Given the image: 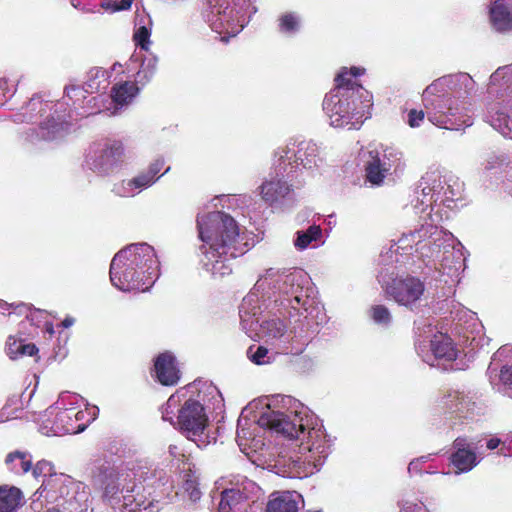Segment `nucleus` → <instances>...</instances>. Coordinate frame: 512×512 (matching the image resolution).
<instances>
[{
  "mask_svg": "<svg viewBox=\"0 0 512 512\" xmlns=\"http://www.w3.org/2000/svg\"><path fill=\"white\" fill-rule=\"evenodd\" d=\"M75 323V319L73 317H66L63 321H62V326L64 328H69L71 327L73 324Z\"/></svg>",
  "mask_w": 512,
  "mask_h": 512,
  "instance_id": "052dcab7",
  "label": "nucleus"
},
{
  "mask_svg": "<svg viewBox=\"0 0 512 512\" xmlns=\"http://www.w3.org/2000/svg\"><path fill=\"white\" fill-rule=\"evenodd\" d=\"M248 425V420L245 418H239L238 425H237V438L239 439H246L251 436V433L249 432L248 428L246 426Z\"/></svg>",
  "mask_w": 512,
  "mask_h": 512,
  "instance_id": "603ef678",
  "label": "nucleus"
},
{
  "mask_svg": "<svg viewBox=\"0 0 512 512\" xmlns=\"http://www.w3.org/2000/svg\"><path fill=\"white\" fill-rule=\"evenodd\" d=\"M154 368L158 381L163 385H175L180 378L175 357L171 353L160 354L155 361Z\"/></svg>",
  "mask_w": 512,
  "mask_h": 512,
  "instance_id": "bb28decb",
  "label": "nucleus"
},
{
  "mask_svg": "<svg viewBox=\"0 0 512 512\" xmlns=\"http://www.w3.org/2000/svg\"><path fill=\"white\" fill-rule=\"evenodd\" d=\"M256 335L265 344L275 350V353L292 352V341L294 334L288 328L286 321L277 315H270L263 320H259L256 326Z\"/></svg>",
  "mask_w": 512,
  "mask_h": 512,
  "instance_id": "f3484780",
  "label": "nucleus"
},
{
  "mask_svg": "<svg viewBox=\"0 0 512 512\" xmlns=\"http://www.w3.org/2000/svg\"><path fill=\"white\" fill-rule=\"evenodd\" d=\"M475 87L467 73H456L434 80L422 94L428 120L435 126L460 130L473 124L470 104L464 99Z\"/></svg>",
  "mask_w": 512,
  "mask_h": 512,
  "instance_id": "20e7f679",
  "label": "nucleus"
},
{
  "mask_svg": "<svg viewBox=\"0 0 512 512\" xmlns=\"http://www.w3.org/2000/svg\"><path fill=\"white\" fill-rule=\"evenodd\" d=\"M301 16L296 12H285L278 18L279 31L285 35H294L300 31Z\"/></svg>",
  "mask_w": 512,
  "mask_h": 512,
  "instance_id": "58836bf2",
  "label": "nucleus"
},
{
  "mask_svg": "<svg viewBox=\"0 0 512 512\" xmlns=\"http://www.w3.org/2000/svg\"><path fill=\"white\" fill-rule=\"evenodd\" d=\"M499 165V160L496 157L491 158V160H488L485 169L491 170L493 168H496Z\"/></svg>",
  "mask_w": 512,
  "mask_h": 512,
  "instance_id": "13d9d810",
  "label": "nucleus"
},
{
  "mask_svg": "<svg viewBox=\"0 0 512 512\" xmlns=\"http://www.w3.org/2000/svg\"><path fill=\"white\" fill-rule=\"evenodd\" d=\"M22 493L16 487H0V512H16L22 504Z\"/></svg>",
  "mask_w": 512,
  "mask_h": 512,
  "instance_id": "c9c22d12",
  "label": "nucleus"
},
{
  "mask_svg": "<svg viewBox=\"0 0 512 512\" xmlns=\"http://www.w3.org/2000/svg\"><path fill=\"white\" fill-rule=\"evenodd\" d=\"M155 183V179L144 170L135 177L115 185L113 191L120 197H133Z\"/></svg>",
  "mask_w": 512,
  "mask_h": 512,
  "instance_id": "c85d7f7f",
  "label": "nucleus"
},
{
  "mask_svg": "<svg viewBox=\"0 0 512 512\" xmlns=\"http://www.w3.org/2000/svg\"><path fill=\"white\" fill-rule=\"evenodd\" d=\"M420 187L423 188V191L427 189L431 192V195H433L436 201H441L445 188V181L443 182L441 180L438 172H429L421 178Z\"/></svg>",
  "mask_w": 512,
  "mask_h": 512,
  "instance_id": "4c0bfd02",
  "label": "nucleus"
},
{
  "mask_svg": "<svg viewBox=\"0 0 512 512\" xmlns=\"http://www.w3.org/2000/svg\"><path fill=\"white\" fill-rule=\"evenodd\" d=\"M6 463L15 474H25L32 468V456L26 452L15 451L8 454Z\"/></svg>",
  "mask_w": 512,
  "mask_h": 512,
  "instance_id": "e433bc0d",
  "label": "nucleus"
},
{
  "mask_svg": "<svg viewBox=\"0 0 512 512\" xmlns=\"http://www.w3.org/2000/svg\"><path fill=\"white\" fill-rule=\"evenodd\" d=\"M512 351L507 346L501 347L494 355L493 361H495L497 358H502L507 355L508 352ZM493 362L489 366V373H490V381L492 384H496V379L502 383L504 386H508L512 388V363L505 364L502 366L499 374H495L493 376L494 369L492 368ZM509 396L512 398V392L509 394Z\"/></svg>",
  "mask_w": 512,
  "mask_h": 512,
  "instance_id": "f704fd0d",
  "label": "nucleus"
},
{
  "mask_svg": "<svg viewBox=\"0 0 512 512\" xmlns=\"http://www.w3.org/2000/svg\"><path fill=\"white\" fill-rule=\"evenodd\" d=\"M489 21L497 32L512 31V0H495L489 8Z\"/></svg>",
  "mask_w": 512,
  "mask_h": 512,
  "instance_id": "a878e982",
  "label": "nucleus"
},
{
  "mask_svg": "<svg viewBox=\"0 0 512 512\" xmlns=\"http://www.w3.org/2000/svg\"><path fill=\"white\" fill-rule=\"evenodd\" d=\"M108 78L109 75L106 70L99 67L91 68L83 85L85 92L93 94L105 90L109 85Z\"/></svg>",
  "mask_w": 512,
  "mask_h": 512,
  "instance_id": "72a5a7b5",
  "label": "nucleus"
},
{
  "mask_svg": "<svg viewBox=\"0 0 512 512\" xmlns=\"http://www.w3.org/2000/svg\"><path fill=\"white\" fill-rule=\"evenodd\" d=\"M456 317H458L459 321H462L463 319H466L467 321L468 320L469 321L477 320V316H476L475 312L465 309L463 307H460L459 309L456 310Z\"/></svg>",
  "mask_w": 512,
  "mask_h": 512,
  "instance_id": "864d4df0",
  "label": "nucleus"
},
{
  "mask_svg": "<svg viewBox=\"0 0 512 512\" xmlns=\"http://www.w3.org/2000/svg\"><path fill=\"white\" fill-rule=\"evenodd\" d=\"M199 263L214 278L231 274L230 258L245 253L247 243L237 222L230 215L215 211L197 218Z\"/></svg>",
  "mask_w": 512,
  "mask_h": 512,
  "instance_id": "7ed1b4c3",
  "label": "nucleus"
},
{
  "mask_svg": "<svg viewBox=\"0 0 512 512\" xmlns=\"http://www.w3.org/2000/svg\"><path fill=\"white\" fill-rule=\"evenodd\" d=\"M169 452H170V454H171L172 456L176 457V455H177V447H176V446H172V445H171V446L169 447Z\"/></svg>",
  "mask_w": 512,
  "mask_h": 512,
  "instance_id": "e2e57ef3",
  "label": "nucleus"
},
{
  "mask_svg": "<svg viewBox=\"0 0 512 512\" xmlns=\"http://www.w3.org/2000/svg\"><path fill=\"white\" fill-rule=\"evenodd\" d=\"M206 390L208 394L212 396L213 399H215L219 403L222 402L220 392L215 386H213L212 384L206 385Z\"/></svg>",
  "mask_w": 512,
  "mask_h": 512,
  "instance_id": "4d7b16f0",
  "label": "nucleus"
},
{
  "mask_svg": "<svg viewBox=\"0 0 512 512\" xmlns=\"http://www.w3.org/2000/svg\"><path fill=\"white\" fill-rule=\"evenodd\" d=\"M139 92V87L136 82L123 81L115 84L111 90V102L109 106H106L101 100V106H97L96 109L91 108L85 112L88 114H96L103 110L110 111V114L114 115L119 109L129 105Z\"/></svg>",
  "mask_w": 512,
  "mask_h": 512,
  "instance_id": "b1692460",
  "label": "nucleus"
},
{
  "mask_svg": "<svg viewBox=\"0 0 512 512\" xmlns=\"http://www.w3.org/2000/svg\"><path fill=\"white\" fill-rule=\"evenodd\" d=\"M378 281L395 302L411 309L420 301L425 291L424 283L414 276L395 278L389 284L381 272Z\"/></svg>",
  "mask_w": 512,
  "mask_h": 512,
  "instance_id": "412c9836",
  "label": "nucleus"
},
{
  "mask_svg": "<svg viewBox=\"0 0 512 512\" xmlns=\"http://www.w3.org/2000/svg\"><path fill=\"white\" fill-rule=\"evenodd\" d=\"M132 2H133V0H120V1L107 0V1H104L101 4V6L105 10H109L111 12H116V11L128 10L131 7Z\"/></svg>",
  "mask_w": 512,
  "mask_h": 512,
  "instance_id": "49530a36",
  "label": "nucleus"
},
{
  "mask_svg": "<svg viewBox=\"0 0 512 512\" xmlns=\"http://www.w3.org/2000/svg\"><path fill=\"white\" fill-rule=\"evenodd\" d=\"M431 456L432 454H429L412 460L408 465V472L410 474L419 473L421 470V464L428 461L431 458Z\"/></svg>",
  "mask_w": 512,
  "mask_h": 512,
  "instance_id": "3c124183",
  "label": "nucleus"
},
{
  "mask_svg": "<svg viewBox=\"0 0 512 512\" xmlns=\"http://www.w3.org/2000/svg\"><path fill=\"white\" fill-rule=\"evenodd\" d=\"M111 70H112L113 72H122V65H121V64H119V63H115V64L112 66Z\"/></svg>",
  "mask_w": 512,
  "mask_h": 512,
  "instance_id": "680f3d73",
  "label": "nucleus"
},
{
  "mask_svg": "<svg viewBox=\"0 0 512 512\" xmlns=\"http://www.w3.org/2000/svg\"><path fill=\"white\" fill-rule=\"evenodd\" d=\"M267 504V512H298L302 496L296 491L275 492Z\"/></svg>",
  "mask_w": 512,
  "mask_h": 512,
  "instance_id": "c756f323",
  "label": "nucleus"
},
{
  "mask_svg": "<svg viewBox=\"0 0 512 512\" xmlns=\"http://www.w3.org/2000/svg\"><path fill=\"white\" fill-rule=\"evenodd\" d=\"M425 116H427V112L422 110L412 109L408 112L407 123L410 127L416 128L421 125Z\"/></svg>",
  "mask_w": 512,
  "mask_h": 512,
  "instance_id": "09e8293b",
  "label": "nucleus"
},
{
  "mask_svg": "<svg viewBox=\"0 0 512 512\" xmlns=\"http://www.w3.org/2000/svg\"><path fill=\"white\" fill-rule=\"evenodd\" d=\"M416 350L423 362L444 370L454 369L453 362L459 353L451 338L441 332L435 333L429 341L418 342Z\"/></svg>",
  "mask_w": 512,
  "mask_h": 512,
  "instance_id": "dca6fc26",
  "label": "nucleus"
},
{
  "mask_svg": "<svg viewBox=\"0 0 512 512\" xmlns=\"http://www.w3.org/2000/svg\"><path fill=\"white\" fill-rule=\"evenodd\" d=\"M414 200L417 212L425 213L422 223L415 230L404 233L396 243L391 245L387 254L411 255L416 253L424 261L440 265L439 270L449 276H456L464 267L462 244L454 235L437 226L439 216L433 213V204L437 201L427 189L418 185Z\"/></svg>",
  "mask_w": 512,
  "mask_h": 512,
  "instance_id": "f03ea898",
  "label": "nucleus"
},
{
  "mask_svg": "<svg viewBox=\"0 0 512 512\" xmlns=\"http://www.w3.org/2000/svg\"><path fill=\"white\" fill-rule=\"evenodd\" d=\"M184 489L192 502H196L201 498V492L194 481H186Z\"/></svg>",
  "mask_w": 512,
  "mask_h": 512,
  "instance_id": "8fccbe9b",
  "label": "nucleus"
},
{
  "mask_svg": "<svg viewBox=\"0 0 512 512\" xmlns=\"http://www.w3.org/2000/svg\"><path fill=\"white\" fill-rule=\"evenodd\" d=\"M165 165V159L163 157H158L156 159H154L150 164L149 166L147 167V169L145 170L152 178L155 179V181L157 182L158 179L168 173L170 171V166H168L165 171L159 175L160 171L162 170V168L164 167Z\"/></svg>",
  "mask_w": 512,
  "mask_h": 512,
  "instance_id": "a18cd8bd",
  "label": "nucleus"
},
{
  "mask_svg": "<svg viewBox=\"0 0 512 512\" xmlns=\"http://www.w3.org/2000/svg\"><path fill=\"white\" fill-rule=\"evenodd\" d=\"M463 184L458 179L449 178L445 181V188L441 202H452L461 198Z\"/></svg>",
  "mask_w": 512,
  "mask_h": 512,
  "instance_id": "a19ab883",
  "label": "nucleus"
},
{
  "mask_svg": "<svg viewBox=\"0 0 512 512\" xmlns=\"http://www.w3.org/2000/svg\"><path fill=\"white\" fill-rule=\"evenodd\" d=\"M140 62L138 71L135 74L136 84L142 86L146 85L153 78L158 64V57L153 54L141 56L138 53L133 54L130 58L131 64H137Z\"/></svg>",
  "mask_w": 512,
  "mask_h": 512,
  "instance_id": "2f4dec72",
  "label": "nucleus"
},
{
  "mask_svg": "<svg viewBox=\"0 0 512 512\" xmlns=\"http://www.w3.org/2000/svg\"><path fill=\"white\" fill-rule=\"evenodd\" d=\"M279 353H275V350L272 352L265 346H251L247 350L248 358L257 365H264L272 362L275 359V356Z\"/></svg>",
  "mask_w": 512,
  "mask_h": 512,
  "instance_id": "ea45409f",
  "label": "nucleus"
},
{
  "mask_svg": "<svg viewBox=\"0 0 512 512\" xmlns=\"http://www.w3.org/2000/svg\"><path fill=\"white\" fill-rule=\"evenodd\" d=\"M500 442L501 441L498 438H491L487 442V448L490 450L496 449L499 446Z\"/></svg>",
  "mask_w": 512,
  "mask_h": 512,
  "instance_id": "bf43d9fd",
  "label": "nucleus"
},
{
  "mask_svg": "<svg viewBox=\"0 0 512 512\" xmlns=\"http://www.w3.org/2000/svg\"><path fill=\"white\" fill-rule=\"evenodd\" d=\"M454 452L451 463L456 468V474L471 471L479 462L476 454L477 443L466 437H458L453 443Z\"/></svg>",
  "mask_w": 512,
  "mask_h": 512,
  "instance_id": "5701e85b",
  "label": "nucleus"
},
{
  "mask_svg": "<svg viewBox=\"0 0 512 512\" xmlns=\"http://www.w3.org/2000/svg\"><path fill=\"white\" fill-rule=\"evenodd\" d=\"M71 4H72L75 8H77V7H78V3H77L75 0H71Z\"/></svg>",
  "mask_w": 512,
  "mask_h": 512,
  "instance_id": "338daca9",
  "label": "nucleus"
},
{
  "mask_svg": "<svg viewBox=\"0 0 512 512\" xmlns=\"http://www.w3.org/2000/svg\"><path fill=\"white\" fill-rule=\"evenodd\" d=\"M190 388H180L168 398L162 410V418L173 423L177 413L179 429L199 447L200 443L197 442L196 437H200L204 433L208 426V417L203 404L188 396Z\"/></svg>",
  "mask_w": 512,
  "mask_h": 512,
  "instance_id": "9b49d317",
  "label": "nucleus"
},
{
  "mask_svg": "<svg viewBox=\"0 0 512 512\" xmlns=\"http://www.w3.org/2000/svg\"><path fill=\"white\" fill-rule=\"evenodd\" d=\"M364 68H342L335 78L336 86L324 98L323 110L330 125L336 128L359 129L371 116L372 94L357 83Z\"/></svg>",
  "mask_w": 512,
  "mask_h": 512,
  "instance_id": "423d86ee",
  "label": "nucleus"
},
{
  "mask_svg": "<svg viewBox=\"0 0 512 512\" xmlns=\"http://www.w3.org/2000/svg\"><path fill=\"white\" fill-rule=\"evenodd\" d=\"M37 352H38V349L34 344L23 343L20 356H23V355L33 356Z\"/></svg>",
  "mask_w": 512,
  "mask_h": 512,
  "instance_id": "5fc2aeb1",
  "label": "nucleus"
},
{
  "mask_svg": "<svg viewBox=\"0 0 512 512\" xmlns=\"http://www.w3.org/2000/svg\"><path fill=\"white\" fill-rule=\"evenodd\" d=\"M257 424L288 440L299 441L298 450L290 456H280L276 473L285 477L303 478L320 470L325 463L332 441L319 420L304 404L287 395L260 399Z\"/></svg>",
  "mask_w": 512,
  "mask_h": 512,
  "instance_id": "f257e3e1",
  "label": "nucleus"
},
{
  "mask_svg": "<svg viewBox=\"0 0 512 512\" xmlns=\"http://www.w3.org/2000/svg\"><path fill=\"white\" fill-rule=\"evenodd\" d=\"M133 476L135 480L129 473H118L107 482L103 501L109 512H156L159 507L154 504L155 498H147L143 493L151 496V489L163 487L165 493L173 488L162 469L139 468Z\"/></svg>",
  "mask_w": 512,
  "mask_h": 512,
  "instance_id": "39448f33",
  "label": "nucleus"
},
{
  "mask_svg": "<svg viewBox=\"0 0 512 512\" xmlns=\"http://www.w3.org/2000/svg\"><path fill=\"white\" fill-rule=\"evenodd\" d=\"M250 8L251 13L256 12L251 0H208L204 16L211 29L221 35V41L226 42L242 31Z\"/></svg>",
  "mask_w": 512,
  "mask_h": 512,
  "instance_id": "f8f14e48",
  "label": "nucleus"
},
{
  "mask_svg": "<svg viewBox=\"0 0 512 512\" xmlns=\"http://www.w3.org/2000/svg\"><path fill=\"white\" fill-rule=\"evenodd\" d=\"M260 295L263 298L266 295L270 296L271 293L268 288L256 289L255 284L253 289L243 298L239 307L241 325L247 333L254 332L259 323L258 315L261 312Z\"/></svg>",
  "mask_w": 512,
  "mask_h": 512,
  "instance_id": "4be33fe9",
  "label": "nucleus"
},
{
  "mask_svg": "<svg viewBox=\"0 0 512 512\" xmlns=\"http://www.w3.org/2000/svg\"><path fill=\"white\" fill-rule=\"evenodd\" d=\"M85 94H87V93L85 92L84 87H79L76 85H69L65 88V98H67L68 101L71 102V103L67 102L66 104L73 107V109H71L68 114V117L70 119H72V117H73L72 112L77 111L79 108H82L83 112H77L76 114L80 115V116H86V115H89L88 113L85 112L86 110H89L91 108L96 109L97 106H101V101H100V98L102 97L101 95L91 97L87 101L86 106H81L80 104L86 99Z\"/></svg>",
  "mask_w": 512,
  "mask_h": 512,
  "instance_id": "cd10ccee",
  "label": "nucleus"
},
{
  "mask_svg": "<svg viewBox=\"0 0 512 512\" xmlns=\"http://www.w3.org/2000/svg\"><path fill=\"white\" fill-rule=\"evenodd\" d=\"M125 158V148L119 140L106 139L95 142L85 153L84 166L94 173L105 176L116 171Z\"/></svg>",
  "mask_w": 512,
  "mask_h": 512,
  "instance_id": "ddd939ff",
  "label": "nucleus"
},
{
  "mask_svg": "<svg viewBox=\"0 0 512 512\" xmlns=\"http://www.w3.org/2000/svg\"><path fill=\"white\" fill-rule=\"evenodd\" d=\"M487 121L504 137L512 139V98L504 103H495L487 112Z\"/></svg>",
  "mask_w": 512,
  "mask_h": 512,
  "instance_id": "393cba45",
  "label": "nucleus"
},
{
  "mask_svg": "<svg viewBox=\"0 0 512 512\" xmlns=\"http://www.w3.org/2000/svg\"><path fill=\"white\" fill-rule=\"evenodd\" d=\"M270 290L271 295H279L283 309L289 308L301 314L308 312L315 305L314 288L309 274L300 268L275 269L270 268L259 277L256 289Z\"/></svg>",
  "mask_w": 512,
  "mask_h": 512,
  "instance_id": "6e6552de",
  "label": "nucleus"
},
{
  "mask_svg": "<svg viewBox=\"0 0 512 512\" xmlns=\"http://www.w3.org/2000/svg\"><path fill=\"white\" fill-rule=\"evenodd\" d=\"M32 469L35 478L43 477L42 485L37 490L46 500H58L67 497L72 512H85L89 507V488L69 475L55 472L54 465L47 460L38 461Z\"/></svg>",
  "mask_w": 512,
  "mask_h": 512,
  "instance_id": "1a4fd4ad",
  "label": "nucleus"
},
{
  "mask_svg": "<svg viewBox=\"0 0 512 512\" xmlns=\"http://www.w3.org/2000/svg\"><path fill=\"white\" fill-rule=\"evenodd\" d=\"M402 166V154L393 148L372 149L367 152L366 177L374 185H380L391 170L396 171Z\"/></svg>",
  "mask_w": 512,
  "mask_h": 512,
  "instance_id": "6ab92c4d",
  "label": "nucleus"
},
{
  "mask_svg": "<svg viewBox=\"0 0 512 512\" xmlns=\"http://www.w3.org/2000/svg\"><path fill=\"white\" fill-rule=\"evenodd\" d=\"M501 81H504V83L512 82V64L498 68L490 76L491 85H499Z\"/></svg>",
  "mask_w": 512,
  "mask_h": 512,
  "instance_id": "c03bdc74",
  "label": "nucleus"
},
{
  "mask_svg": "<svg viewBox=\"0 0 512 512\" xmlns=\"http://www.w3.org/2000/svg\"><path fill=\"white\" fill-rule=\"evenodd\" d=\"M370 317L375 324L387 327L392 322V315L384 305H374L370 309Z\"/></svg>",
  "mask_w": 512,
  "mask_h": 512,
  "instance_id": "37998d69",
  "label": "nucleus"
},
{
  "mask_svg": "<svg viewBox=\"0 0 512 512\" xmlns=\"http://www.w3.org/2000/svg\"><path fill=\"white\" fill-rule=\"evenodd\" d=\"M8 82L5 79H0V105H2L6 99L8 93Z\"/></svg>",
  "mask_w": 512,
  "mask_h": 512,
  "instance_id": "6e6d98bb",
  "label": "nucleus"
},
{
  "mask_svg": "<svg viewBox=\"0 0 512 512\" xmlns=\"http://www.w3.org/2000/svg\"><path fill=\"white\" fill-rule=\"evenodd\" d=\"M275 158L276 162L282 163L285 167L289 166L291 173L300 167L313 172L324 164L320 147L311 140L290 142L275 152Z\"/></svg>",
  "mask_w": 512,
  "mask_h": 512,
  "instance_id": "4468645a",
  "label": "nucleus"
},
{
  "mask_svg": "<svg viewBox=\"0 0 512 512\" xmlns=\"http://www.w3.org/2000/svg\"><path fill=\"white\" fill-rule=\"evenodd\" d=\"M78 396L68 392L62 393L54 406L46 411L45 419L40 425V431L46 436H62L77 434L85 430L87 425L98 416L96 406L86 405L84 410H78L67 405L75 404Z\"/></svg>",
  "mask_w": 512,
  "mask_h": 512,
  "instance_id": "9d476101",
  "label": "nucleus"
},
{
  "mask_svg": "<svg viewBox=\"0 0 512 512\" xmlns=\"http://www.w3.org/2000/svg\"><path fill=\"white\" fill-rule=\"evenodd\" d=\"M221 492L218 512H248L258 499L259 486L244 476H234Z\"/></svg>",
  "mask_w": 512,
  "mask_h": 512,
  "instance_id": "2eb2a0df",
  "label": "nucleus"
},
{
  "mask_svg": "<svg viewBox=\"0 0 512 512\" xmlns=\"http://www.w3.org/2000/svg\"><path fill=\"white\" fill-rule=\"evenodd\" d=\"M325 243L323 230L319 225H310L307 229L295 233L293 245L297 251L318 248Z\"/></svg>",
  "mask_w": 512,
  "mask_h": 512,
  "instance_id": "7c9ffc66",
  "label": "nucleus"
},
{
  "mask_svg": "<svg viewBox=\"0 0 512 512\" xmlns=\"http://www.w3.org/2000/svg\"><path fill=\"white\" fill-rule=\"evenodd\" d=\"M63 104L51 105L42 103L39 98H32L28 104L29 110H36L39 107L41 116L45 119L40 123L38 137L43 140L52 141L64 137L68 132L69 122L65 115L60 113Z\"/></svg>",
  "mask_w": 512,
  "mask_h": 512,
  "instance_id": "a211bd4d",
  "label": "nucleus"
},
{
  "mask_svg": "<svg viewBox=\"0 0 512 512\" xmlns=\"http://www.w3.org/2000/svg\"><path fill=\"white\" fill-rule=\"evenodd\" d=\"M151 26L152 22L147 14L144 12L137 13L133 38L136 45L146 52H148L151 44Z\"/></svg>",
  "mask_w": 512,
  "mask_h": 512,
  "instance_id": "473e14b6",
  "label": "nucleus"
},
{
  "mask_svg": "<svg viewBox=\"0 0 512 512\" xmlns=\"http://www.w3.org/2000/svg\"><path fill=\"white\" fill-rule=\"evenodd\" d=\"M110 281L121 291H146L159 277V261L147 243H134L115 254L110 265Z\"/></svg>",
  "mask_w": 512,
  "mask_h": 512,
  "instance_id": "0eeeda50",
  "label": "nucleus"
},
{
  "mask_svg": "<svg viewBox=\"0 0 512 512\" xmlns=\"http://www.w3.org/2000/svg\"><path fill=\"white\" fill-rule=\"evenodd\" d=\"M467 403V396L463 392L457 390L450 391L444 397L445 406L453 411H461Z\"/></svg>",
  "mask_w": 512,
  "mask_h": 512,
  "instance_id": "79ce46f5",
  "label": "nucleus"
},
{
  "mask_svg": "<svg viewBox=\"0 0 512 512\" xmlns=\"http://www.w3.org/2000/svg\"><path fill=\"white\" fill-rule=\"evenodd\" d=\"M23 343L22 340H16L12 337L8 339L6 351L11 359H17L20 356Z\"/></svg>",
  "mask_w": 512,
  "mask_h": 512,
  "instance_id": "de8ad7c7",
  "label": "nucleus"
},
{
  "mask_svg": "<svg viewBox=\"0 0 512 512\" xmlns=\"http://www.w3.org/2000/svg\"><path fill=\"white\" fill-rule=\"evenodd\" d=\"M292 175L282 163L277 162L275 172L270 174L259 186L262 200L270 205H281L293 195Z\"/></svg>",
  "mask_w": 512,
  "mask_h": 512,
  "instance_id": "aec40b11",
  "label": "nucleus"
},
{
  "mask_svg": "<svg viewBox=\"0 0 512 512\" xmlns=\"http://www.w3.org/2000/svg\"><path fill=\"white\" fill-rule=\"evenodd\" d=\"M8 306H9L8 303L0 300V308L6 309Z\"/></svg>",
  "mask_w": 512,
  "mask_h": 512,
  "instance_id": "0e129e2a",
  "label": "nucleus"
},
{
  "mask_svg": "<svg viewBox=\"0 0 512 512\" xmlns=\"http://www.w3.org/2000/svg\"><path fill=\"white\" fill-rule=\"evenodd\" d=\"M499 453H500V454H502V455H507V454H506V452H505V447H504V446H502V447L500 448Z\"/></svg>",
  "mask_w": 512,
  "mask_h": 512,
  "instance_id": "69168bd1",
  "label": "nucleus"
}]
</instances>
